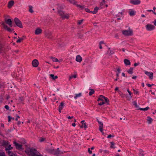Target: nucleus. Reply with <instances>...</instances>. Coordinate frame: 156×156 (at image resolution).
Instances as JSON below:
<instances>
[{"label":"nucleus","mask_w":156,"mask_h":156,"mask_svg":"<svg viewBox=\"0 0 156 156\" xmlns=\"http://www.w3.org/2000/svg\"><path fill=\"white\" fill-rule=\"evenodd\" d=\"M122 34L125 36H132L133 34V30L130 27L129 28L128 30H123L122 31Z\"/></svg>","instance_id":"1"},{"label":"nucleus","mask_w":156,"mask_h":156,"mask_svg":"<svg viewBox=\"0 0 156 156\" xmlns=\"http://www.w3.org/2000/svg\"><path fill=\"white\" fill-rule=\"evenodd\" d=\"M14 22L20 28H23V26L20 21L17 18H15Z\"/></svg>","instance_id":"3"},{"label":"nucleus","mask_w":156,"mask_h":156,"mask_svg":"<svg viewBox=\"0 0 156 156\" xmlns=\"http://www.w3.org/2000/svg\"><path fill=\"white\" fill-rule=\"evenodd\" d=\"M29 11L31 13H32L34 12V11L32 9V7L31 6H29Z\"/></svg>","instance_id":"38"},{"label":"nucleus","mask_w":156,"mask_h":156,"mask_svg":"<svg viewBox=\"0 0 156 156\" xmlns=\"http://www.w3.org/2000/svg\"><path fill=\"white\" fill-rule=\"evenodd\" d=\"M89 90H91L89 93V95L90 96L91 95L93 94H94V91L92 89H90Z\"/></svg>","instance_id":"28"},{"label":"nucleus","mask_w":156,"mask_h":156,"mask_svg":"<svg viewBox=\"0 0 156 156\" xmlns=\"http://www.w3.org/2000/svg\"><path fill=\"white\" fill-rule=\"evenodd\" d=\"M76 6L77 7H79V8H83V6H81V5H78L76 4Z\"/></svg>","instance_id":"50"},{"label":"nucleus","mask_w":156,"mask_h":156,"mask_svg":"<svg viewBox=\"0 0 156 156\" xmlns=\"http://www.w3.org/2000/svg\"><path fill=\"white\" fill-rule=\"evenodd\" d=\"M73 77L74 78H76V75H74L70 76H69V80H70Z\"/></svg>","instance_id":"39"},{"label":"nucleus","mask_w":156,"mask_h":156,"mask_svg":"<svg viewBox=\"0 0 156 156\" xmlns=\"http://www.w3.org/2000/svg\"><path fill=\"white\" fill-rule=\"evenodd\" d=\"M50 76L51 77L52 79L54 80H55L58 78L57 76H55L54 75L52 74H50Z\"/></svg>","instance_id":"22"},{"label":"nucleus","mask_w":156,"mask_h":156,"mask_svg":"<svg viewBox=\"0 0 156 156\" xmlns=\"http://www.w3.org/2000/svg\"><path fill=\"white\" fill-rule=\"evenodd\" d=\"M42 30L40 28H37L35 31V34L36 35H38L41 34L42 32Z\"/></svg>","instance_id":"12"},{"label":"nucleus","mask_w":156,"mask_h":156,"mask_svg":"<svg viewBox=\"0 0 156 156\" xmlns=\"http://www.w3.org/2000/svg\"><path fill=\"white\" fill-rule=\"evenodd\" d=\"M14 4V1L13 0H11L9 1L8 4V7L10 8Z\"/></svg>","instance_id":"14"},{"label":"nucleus","mask_w":156,"mask_h":156,"mask_svg":"<svg viewBox=\"0 0 156 156\" xmlns=\"http://www.w3.org/2000/svg\"><path fill=\"white\" fill-rule=\"evenodd\" d=\"M83 21V20H81L78 21L77 24L79 25H80L81 24L82 22Z\"/></svg>","instance_id":"40"},{"label":"nucleus","mask_w":156,"mask_h":156,"mask_svg":"<svg viewBox=\"0 0 156 156\" xmlns=\"http://www.w3.org/2000/svg\"><path fill=\"white\" fill-rule=\"evenodd\" d=\"M124 62L126 65H130V61L127 59H125Z\"/></svg>","instance_id":"15"},{"label":"nucleus","mask_w":156,"mask_h":156,"mask_svg":"<svg viewBox=\"0 0 156 156\" xmlns=\"http://www.w3.org/2000/svg\"><path fill=\"white\" fill-rule=\"evenodd\" d=\"M9 142L7 141L4 140L3 142L2 145L4 146H7L9 145Z\"/></svg>","instance_id":"18"},{"label":"nucleus","mask_w":156,"mask_h":156,"mask_svg":"<svg viewBox=\"0 0 156 156\" xmlns=\"http://www.w3.org/2000/svg\"><path fill=\"white\" fill-rule=\"evenodd\" d=\"M152 119L149 116L147 117V120L148 123L151 124L152 121Z\"/></svg>","instance_id":"19"},{"label":"nucleus","mask_w":156,"mask_h":156,"mask_svg":"<svg viewBox=\"0 0 156 156\" xmlns=\"http://www.w3.org/2000/svg\"><path fill=\"white\" fill-rule=\"evenodd\" d=\"M5 21L10 27H12V22L11 19H5Z\"/></svg>","instance_id":"9"},{"label":"nucleus","mask_w":156,"mask_h":156,"mask_svg":"<svg viewBox=\"0 0 156 156\" xmlns=\"http://www.w3.org/2000/svg\"><path fill=\"white\" fill-rule=\"evenodd\" d=\"M145 73L148 76L149 78L150 79L152 80L153 77V73L151 72H148V71H145Z\"/></svg>","instance_id":"6"},{"label":"nucleus","mask_w":156,"mask_h":156,"mask_svg":"<svg viewBox=\"0 0 156 156\" xmlns=\"http://www.w3.org/2000/svg\"><path fill=\"white\" fill-rule=\"evenodd\" d=\"M139 64V63H135L134 64V66H136L137 65H138Z\"/></svg>","instance_id":"62"},{"label":"nucleus","mask_w":156,"mask_h":156,"mask_svg":"<svg viewBox=\"0 0 156 156\" xmlns=\"http://www.w3.org/2000/svg\"><path fill=\"white\" fill-rule=\"evenodd\" d=\"M48 151L52 153V154H53V151H54V149H48Z\"/></svg>","instance_id":"41"},{"label":"nucleus","mask_w":156,"mask_h":156,"mask_svg":"<svg viewBox=\"0 0 156 156\" xmlns=\"http://www.w3.org/2000/svg\"><path fill=\"white\" fill-rule=\"evenodd\" d=\"M114 137V135H112L110 134L108 136L107 138H109L111 137Z\"/></svg>","instance_id":"47"},{"label":"nucleus","mask_w":156,"mask_h":156,"mask_svg":"<svg viewBox=\"0 0 156 156\" xmlns=\"http://www.w3.org/2000/svg\"><path fill=\"white\" fill-rule=\"evenodd\" d=\"M133 103V105L135 106L136 108L138 109L139 108V106L137 105L136 101H134Z\"/></svg>","instance_id":"27"},{"label":"nucleus","mask_w":156,"mask_h":156,"mask_svg":"<svg viewBox=\"0 0 156 156\" xmlns=\"http://www.w3.org/2000/svg\"><path fill=\"white\" fill-rule=\"evenodd\" d=\"M130 2L134 5H138L140 3L141 1L140 0H131Z\"/></svg>","instance_id":"10"},{"label":"nucleus","mask_w":156,"mask_h":156,"mask_svg":"<svg viewBox=\"0 0 156 156\" xmlns=\"http://www.w3.org/2000/svg\"><path fill=\"white\" fill-rule=\"evenodd\" d=\"M84 120L82 121L81 122V123H82V125L80 126V128H83V126H84V128L85 129H86L87 128V126L86 125V123H84Z\"/></svg>","instance_id":"16"},{"label":"nucleus","mask_w":156,"mask_h":156,"mask_svg":"<svg viewBox=\"0 0 156 156\" xmlns=\"http://www.w3.org/2000/svg\"><path fill=\"white\" fill-rule=\"evenodd\" d=\"M69 1L70 3L73 4V5H76L77 2L74 0H69Z\"/></svg>","instance_id":"24"},{"label":"nucleus","mask_w":156,"mask_h":156,"mask_svg":"<svg viewBox=\"0 0 156 156\" xmlns=\"http://www.w3.org/2000/svg\"><path fill=\"white\" fill-rule=\"evenodd\" d=\"M88 152L89 153V154H92V151L90 150V148H88Z\"/></svg>","instance_id":"55"},{"label":"nucleus","mask_w":156,"mask_h":156,"mask_svg":"<svg viewBox=\"0 0 156 156\" xmlns=\"http://www.w3.org/2000/svg\"><path fill=\"white\" fill-rule=\"evenodd\" d=\"M136 76H133L132 77V78L133 79H136Z\"/></svg>","instance_id":"63"},{"label":"nucleus","mask_w":156,"mask_h":156,"mask_svg":"<svg viewBox=\"0 0 156 156\" xmlns=\"http://www.w3.org/2000/svg\"><path fill=\"white\" fill-rule=\"evenodd\" d=\"M114 53V51L113 50H111L110 51V52L108 53V54L109 55L111 56Z\"/></svg>","instance_id":"35"},{"label":"nucleus","mask_w":156,"mask_h":156,"mask_svg":"<svg viewBox=\"0 0 156 156\" xmlns=\"http://www.w3.org/2000/svg\"><path fill=\"white\" fill-rule=\"evenodd\" d=\"M104 99H105V101L106 102H108L109 100L107 98L105 97Z\"/></svg>","instance_id":"51"},{"label":"nucleus","mask_w":156,"mask_h":156,"mask_svg":"<svg viewBox=\"0 0 156 156\" xmlns=\"http://www.w3.org/2000/svg\"><path fill=\"white\" fill-rule=\"evenodd\" d=\"M154 24V26H156V19L153 22Z\"/></svg>","instance_id":"58"},{"label":"nucleus","mask_w":156,"mask_h":156,"mask_svg":"<svg viewBox=\"0 0 156 156\" xmlns=\"http://www.w3.org/2000/svg\"><path fill=\"white\" fill-rule=\"evenodd\" d=\"M9 156H16V155L14 154H12L10 155Z\"/></svg>","instance_id":"64"},{"label":"nucleus","mask_w":156,"mask_h":156,"mask_svg":"<svg viewBox=\"0 0 156 156\" xmlns=\"http://www.w3.org/2000/svg\"><path fill=\"white\" fill-rule=\"evenodd\" d=\"M5 108L7 110H9V107L8 105H6L5 106Z\"/></svg>","instance_id":"48"},{"label":"nucleus","mask_w":156,"mask_h":156,"mask_svg":"<svg viewBox=\"0 0 156 156\" xmlns=\"http://www.w3.org/2000/svg\"><path fill=\"white\" fill-rule=\"evenodd\" d=\"M98 123L99 124V129L100 131L102 132V134L104 133V132H103V123L102 122H100L99 121H98Z\"/></svg>","instance_id":"8"},{"label":"nucleus","mask_w":156,"mask_h":156,"mask_svg":"<svg viewBox=\"0 0 156 156\" xmlns=\"http://www.w3.org/2000/svg\"><path fill=\"white\" fill-rule=\"evenodd\" d=\"M76 60L77 62H80L82 60V58L80 55H77L76 56Z\"/></svg>","instance_id":"13"},{"label":"nucleus","mask_w":156,"mask_h":156,"mask_svg":"<svg viewBox=\"0 0 156 156\" xmlns=\"http://www.w3.org/2000/svg\"><path fill=\"white\" fill-rule=\"evenodd\" d=\"M51 58L53 60V61L54 62H57L58 61V59L55 57H51Z\"/></svg>","instance_id":"25"},{"label":"nucleus","mask_w":156,"mask_h":156,"mask_svg":"<svg viewBox=\"0 0 156 156\" xmlns=\"http://www.w3.org/2000/svg\"><path fill=\"white\" fill-rule=\"evenodd\" d=\"M45 36L47 37L48 38L52 39V33L51 32H46L45 33Z\"/></svg>","instance_id":"7"},{"label":"nucleus","mask_w":156,"mask_h":156,"mask_svg":"<svg viewBox=\"0 0 156 156\" xmlns=\"http://www.w3.org/2000/svg\"><path fill=\"white\" fill-rule=\"evenodd\" d=\"M135 12L134 11L130 10L129 11V13L131 16H133L135 15Z\"/></svg>","instance_id":"23"},{"label":"nucleus","mask_w":156,"mask_h":156,"mask_svg":"<svg viewBox=\"0 0 156 156\" xmlns=\"http://www.w3.org/2000/svg\"><path fill=\"white\" fill-rule=\"evenodd\" d=\"M133 68H130L127 71V72L129 73L130 74H132L133 73Z\"/></svg>","instance_id":"21"},{"label":"nucleus","mask_w":156,"mask_h":156,"mask_svg":"<svg viewBox=\"0 0 156 156\" xmlns=\"http://www.w3.org/2000/svg\"><path fill=\"white\" fill-rule=\"evenodd\" d=\"M111 144V146L110 147L113 148H115V143L113 142H110Z\"/></svg>","instance_id":"30"},{"label":"nucleus","mask_w":156,"mask_h":156,"mask_svg":"<svg viewBox=\"0 0 156 156\" xmlns=\"http://www.w3.org/2000/svg\"><path fill=\"white\" fill-rule=\"evenodd\" d=\"M20 118V117L18 115L16 116V118L15 119V120L17 121L18 120V119Z\"/></svg>","instance_id":"52"},{"label":"nucleus","mask_w":156,"mask_h":156,"mask_svg":"<svg viewBox=\"0 0 156 156\" xmlns=\"http://www.w3.org/2000/svg\"><path fill=\"white\" fill-rule=\"evenodd\" d=\"M81 93H79L78 94H76L75 95V96L74 97V98L75 99H76L78 97H80L81 96Z\"/></svg>","instance_id":"33"},{"label":"nucleus","mask_w":156,"mask_h":156,"mask_svg":"<svg viewBox=\"0 0 156 156\" xmlns=\"http://www.w3.org/2000/svg\"><path fill=\"white\" fill-rule=\"evenodd\" d=\"M100 100L101 101H103V99H101V98H100H100H99L98 99V101H100Z\"/></svg>","instance_id":"61"},{"label":"nucleus","mask_w":156,"mask_h":156,"mask_svg":"<svg viewBox=\"0 0 156 156\" xmlns=\"http://www.w3.org/2000/svg\"><path fill=\"white\" fill-rule=\"evenodd\" d=\"M19 100L21 101H23V98L22 97H20Z\"/></svg>","instance_id":"56"},{"label":"nucleus","mask_w":156,"mask_h":156,"mask_svg":"<svg viewBox=\"0 0 156 156\" xmlns=\"http://www.w3.org/2000/svg\"><path fill=\"white\" fill-rule=\"evenodd\" d=\"M64 107V103L63 102H61L60 105L59 106V109H62Z\"/></svg>","instance_id":"31"},{"label":"nucleus","mask_w":156,"mask_h":156,"mask_svg":"<svg viewBox=\"0 0 156 156\" xmlns=\"http://www.w3.org/2000/svg\"><path fill=\"white\" fill-rule=\"evenodd\" d=\"M45 140V138H41L39 139V141L41 142H42L44 141Z\"/></svg>","instance_id":"46"},{"label":"nucleus","mask_w":156,"mask_h":156,"mask_svg":"<svg viewBox=\"0 0 156 156\" xmlns=\"http://www.w3.org/2000/svg\"><path fill=\"white\" fill-rule=\"evenodd\" d=\"M153 85H154V84H152V85H150V84H149V83L147 84V86L149 87H151Z\"/></svg>","instance_id":"57"},{"label":"nucleus","mask_w":156,"mask_h":156,"mask_svg":"<svg viewBox=\"0 0 156 156\" xmlns=\"http://www.w3.org/2000/svg\"><path fill=\"white\" fill-rule=\"evenodd\" d=\"M58 12L60 16H61L62 19H69V16L68 14L65 13L64 12L59 9L58 10Z\"/></svg>","instance_id":"2"},{"label":"nucleus","mask_w":156,"mask_h":156,"mask_svg":"<svg viewBox=\"0 0 156 156\" xmlns=\"http://www.w3.org/2000/svg\"><path fill=\"white\" fill-rule=\"evenodd\" d=\"M85 11L87 12H91V13H92V11H90L89 9H88V8H86L85 9Z\"/></svg>","instance_id":"44"},{"label":"nucleus","mask_w":156,"mask_h":156,"mask_svg":"<svg viewBox=\"0 0 156 156\" xmlns=\"http://www.w3.org/2000/svg\"><path fill=\"white\" fill-rule=\"evenodd\" d=\"M105 0H102V2L100 3V5L101 6H102L105 3Z\"/></svg>","instance_id":"42"},{"label":"nucleus","mask_w":156,"mask_h":156,"mask_svg":"<svg viewBox=\"0 0 156 156\" xmlns=\"http://www.w3.org/2000/svg\"><path fill=\"white\" fill-rule=\"evenodd\" d=\"M13 143L16 146V149L20 150L22 148V145L21 144L17 143L16 142H14Z\"/></svg>","instance_id":"11"},{"label":"nucleus","mask_w":156,"mask_h":156,"mask_svg":"<svg viewBox=\"0 0 156 156\" xmlns=\"http://www.w3.org/2000/svg\"><path fill=\"white\" fill-rule=\"evenodd\" d=\"M12 148V147H11V145H9L8 147H5V150H9L10 149H11Z\"/></svg>","instance_id":"37"},{"label":"nucleus","mask_w":156,"mask_h":156,"mask_svg":"<svg viewBox=\"0 0 156 156\" xmlns=\"http://www.w3.org/2000/svg\"><path fill=\"white\" fill-rule=\"evenodd\" d=\"M7 30L8 31H12V30L11 29L9 28V27L7 29Z\"/></svg>","instance_id":"59"},{"label":"nucleus","mask_w":156,"mask_h":156,"mask_svg":"<svg viewBox=\"0 0 156 156\" xmlns=\"http://www.w3.org/2000/svg\"><path fill=\"white\" fill-rule=\"evenodd\" d=\"M105 104V102H103L102 103H99L98 104V105H104Z\"/></svg>","instance_id":"54"},{"label":"nucleus","mask_w":156,"mask_h":156,"mask_svg":"<svg viewBox=\"0 0 156 156\" xmlns=\"http://www.w3.org/2000/svg\"><path fill=\"white\" fill-rule=\"evenodd\" d=\"M7 151V152L8 154L9 155V156L11 154H13L12 152L11 151H9V150H6Z\"/></svg>","instance_id":"43"},{"label":"nucleus","mask_w":156,"mask_h":156,"mask_svg":"<svg viewBox=\"0 0 156 156\" xmlns=\"http://www.w3.org/2000/svg\"><path fill=\"white\" fill-rule=\"evenodd\" d=\"M146 28L147 30L151 31L155 28V27L153 25L147 24L146 26Z\"/></svg>","instance_id":"4"},{"label":"nucleus","mask_w":156,"mask_h":156,"mask_svg":"<svg viewBox=\"0 0 156 156\" xmlns=\"http://www.w3.org/2000/svg\"><path fill=\"white\" fill-rule=\"evenodd\" d=\"M127 91L128 92V93H129V95L130 96V97L131 98L132 96L131 95L132 93L129 90V89H127Z\"/></svg>","instance_id":"49"},{"label":"nucleus","mask_w":156,"mask_h":156,"mask_svg":"<svg viewBox=\"0 0 156 156\" xmlns=\"http://www.w3.org/2000/svg\"><path fill=\"white\" fill-rule=\"evenodd\" d=\"M3 48L4 46L3 45L0 44V53H2L3 51H4V50L3 49Z\"/></svg>","instance_id":"26"},{"label":"nucleus","mask_w":156,"mask_h":156,"mask_svg":"<svg viewBox=\"0 0 156 156\" xmlns=\"http://www.w3.org/2000/svg\"><path fill=\"white\" fill-rule=\"evenodd\" d=\"M117 71L118 72V73H120V69L119 68H118L117 69Z\"/></svg>","instance_id":"60"},{"label":"nucleus","mask_w":156,"mask_h":156,"mask_svg":"<svg viewBox=\"0 0 156 156\" xmlns=\"http://www.w3.org/2000/svg\"><path fill=\"white\" fill-rule=\"evenodd\" d=\"M39 64V62L38 60L36 59H34L32 62V65L33 67H37L38 66Z\"/></svg>","instance_id":"5"},{"label":"nucleus","mask_w":156,"mask_h":156,"mask_svg":"<svg viewBox=\"0 0 156 156\" xmlns=\"http://www.w3.org/2000/svg\"><path fill=\"white\" fill-rule=\"evenodd\" d=\"M98 9V7H95L94 8V11L92 12V13L93 14H96L97 12Z\"/></svg>","instance_id":"20"},{"label":"nucleus","mask_w":156,"mask_h":156,"mask_svg":"<svg viewBox=\"0 0 156 156\" xmlns=\"http://www.w3.org/2000/svg\"><path fill=\"white\" fill-rule=\"evenodd\" d=\"M0 156H5V153L3 152L0 151Z\"/></svg>","instance_id":"45"},{"label":"nucleus","mask_w":156,"mask_h":156,"mask_svg":"<svg viewBox=\"0 0 156 156\" xmlns=\"http://www.w3.org/2000/svg\"><path fill=\"white\" fill-rule=\"evenodd\" d=\"M25 37H26L24 36H23V37L21 38H20L19 37H18L19 38V39L17 41V43H20Z\"/></svg>","instance_id":"17"},{"label":"nucleus","mask_w":156,"mask_h":156,"mask_svg":"<svg viewBox=\"0 0 156 156\" xmlns=\"http://www.w3.org/2000/svg\"><path fill=\"white\" fill-rule=\"evenodd\" d=\"M60 151H56L54 150V151L53 152V154H57L60 153Z\"/></svg>","instance_id":"32"},{"label":"nucleus","mask_w":156,"mask_h":156,"mask_svg":"<svg viewBox=\"0 0 156 156\" xmlns=\"http://www.w3.org/2000/svg\"><path fill=\"white\" fill-rule=\"evenodd\" d=\"M149 107H147L145 108H140L138 109L140 110L146 111L149 109Z\"/></svg>","instance_id":"29"},{"label":"nucleus","mask_w":156,"mask_h":156,"mask_svg":"<svg viewBox=\"0 0 156 156\" xmlns=\"http://www.w3.org/2000/svg\"><path fill=\"white\" fill-rule=\"evenodd\" d=\"M3 100V98L2 97H0V101L2 102Z\"/></svg>","instance_id":"53"},{"label":"nucleus","mask_w":156,"mask_h":156,"mask_svg":"<svg viewBox=\"0 0 156 156\" xmlns=\"http://www.w3.org/2000/svg\"><path fill=\"white\" fill-rule=\"evenodd\" d=\"M2 25H3L4 28L6 30H7L9 28L7 26L5 25V23L3 22L2 23Z\"/></svg>","instance_id":"34"},{"label":"nucleus","mask_w":156,"mask_h":156,"mask_svg":"<svg viewBox=\"0 0 156 156\" xmlns=\"http://www.w3.org/2000/svg\"><path fill=\"white\" fill-rule=\"evenodd\" d=\"M8 122H9L11 121V119L13 120L14 119V118L11 117L10 116H8Z\"/></svg>","instance_id":"36"}]
</instances>
